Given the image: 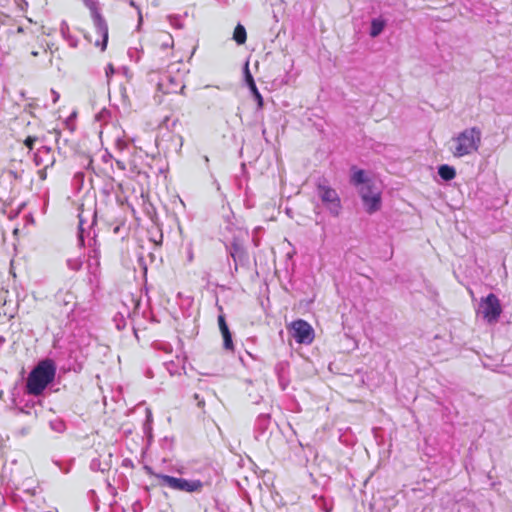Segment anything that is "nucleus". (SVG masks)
Masks as SVG:
<instances>
[{
  "label": "nucleus",
  "instance_id": "nucleus-16",
  "mask_svg": "<svg viewBox=\"0 0 512 512\" xmlns=\"http://www.w3.org/2000/svg\"><path fill=\"white\" fill-rule=\"evenodd\" d=\"M385 22L380 19H373L371 22L370 36L377 37L383 31Z\"/></svg>",
  "mask_w": 512,
  "mask_h": 512
},
{
  "label": "nucleus",
  "instance_id": "nucleus-4",
  "mask_svg": "<svg viewBox=\"0 0 512 512\" xmlns=\"http://www.w3.org/2000/svg\"><path fill=\"white\" fill-rule=\"evenodd\" d=\"M150 475L160 480V485H166L173 490L185 492H199L202 490L203 483L200 480H187L184 478H176L169 475L157 474L148 469Z\"/></svg>",
  "mask_w": 512,
  "mask_h": 512
},
{
  "label": "nucleus",
  "instance_id": "nucleus-13",
  "mask_svg": "<svg viewBox=\"0 0 512 512\" xmlns=\"http://www.w3.org/2000/svg\"><path fill=\"white\" fill-rule=\"evenodd\" d=\"M354 169V173L351 176V183L357 187L365 186L367 183H372L371 180L367 179L364 170Z\"/></svg>",
  "mask_w": 512,
  "mask_h": 512
},
{
  "label": "nucleus",
  "instance_id": "nucleus-19",
  "mask_svg": "<svg viewBox=\"0 0 512 512\" xmlns=\"http://www.w3.org/2000/svg\"><path fill=\"white\" fill-rule=\"evenodd\" d=\"M37 141V137L35 136H28L25 140H24V145L29 149V150H32L34 148V144L35 142Z\"/></svg>",
  "mask_w": 512,
  "mask_h": 512
},
{
  "label": "nucleus",
  "instance_id": "nucleus-10",
  "mask_svg": "<svg viewBox=\"0 0 512 512\" xmlns=\"http://www.w3.org/2000/svg\"><path fill=\"white\" fill-rule=\"evenodd\" d=\"M157 87L163 94L183 93L185 89L183 81L179 77H173L170 74H164Z\"/></svg>",
  "mask_w": 512,
  "mask_h": 512
},
{
  "label": "nucleus",
  "instance_id": "nucleus-14",
  "mask_svg": "<svg viewBox=\"0 0 512 512\" xmlns=\"http://www.w3.org/2000/svg\"><path fill=\"white\" fill-rule=\"evenodd\" d=\"M438 174L439 176L445 180V181H450L452 179L455 178L456 176V170L454 167L452 166H449L447 164H443L441 166H439L438 168Z\"/></svg>",
  "mask_w": 512,
  "mask_h": 512
},
{
  "label": "nucleus",
  "instance_id": "nucleus-5",
  "mask_svg": "<svg viewBox=\"0 0 512 512\" xmlns=\"http://www.w3.org/2000/svg\"><path fill=\"white\" fill-rule=\"evenodd\" d=\"M287 329L298 344L310 345L314 341V329L303 319L292 321L287 325Z\"/></svg>",
  "mask_w": 512,
  "mask_h": 512
},
{
  "label": "nucleus",
  "instance_id": "nucleus-23",
  "mask_svg": "<svg viewBox=\"0 0 512 512\" xmlns=\"http://www.w3.org/2000/svg\"><path fill=\"white\" fill-rule=\"evenodd\" d=\"M109 72H111V73H113V72H114V69H113L112 64H109V65H108V70L106 71V74H109Z\"/></svg>",
  "mask_w": 512,
  "mask_h": 512
},
{
  "label": "nucleus",
  "instance_id": "nucleus-17",
  "mask_svg": "<svg viewBox=\"0 0 512 512\" xmlns=\"http://www.w3.org/2000/svg\"><path fill=\"white\" fill-rule=\"evenodd\" d=\"M159 39L162 41V45L165 47L172 46V44H173V38H172L171 34H169L167 32H161L159 34Z\"/></svg>",
  "mask_w": 512,
  "mask_h": 512
},
{
  "label": "nucleus",
  "instance_id": "nucleus-7",
  "mask_svg": "<svg viewBox=\"0 0 512 512\" xmlns=\"http://www.w3.org/2000/svg\"><path fill=\"white\" fill-rule=\"evenodd\" d=\"M502 312L499 299L494 294H489L481 299L477 313L488 323L496 322Z\"/></svg>",
  "mask_w": 512,
  "mask_h": 512
},
{
  "label": "nucleus",
  "instance_id": "nucleus-1",
  "mask_svg": "<svg viewBox=\"0 0 512 512\" xmlns=\"http://www.w3.org/2000/svg\"><path fill=\"white\" fill-rule=\"evenodd\" d=\"M56 365L51 359L41 360L28 374L25 391L28 395L40 396L55 380Z\"/></svg>",
  "mask_w": 512,
  "mask_h": 512
},
{
  "label": "nucleus",
  "instance_id": "nucleus-22",
  "mask_svg": "<svg viewBox=\"0 0 512 512\" xmlns=\"http://www.w3.org/2000/svg\"><path fill=\"white\" fill-rule=\"evenodd\" d=\"M109 72H111V73H113V72H114V69H113L112 64H109V65H108V70L106 71V74H109Z\"/></svg>",
  "mask_w": 512,
  "mask_h": 512
},
{
  "label": "nucleus",
  "instance_id": "nucleus-21",
  "mask_svg": "<svg viewBox=\"0 0 512 512\" xmlns=\"http://www.w3.org/2000/svg\"><path fill=\"white\" fill-rule=\"evenodd\" d=\"M30 53H31L32 56L37 57L40 54V51L39 50H32Z\"/></svg>",
  "mask_w": 512,
  "mask_h": 512
},
{
  "label": "nucleus",
  "instance_id": "nucleus-15",
  "mask_svg": "<svg viewBox=\"0 0 512 512\" xmlns=\"http://www.w3.org/2000/svg\"><path fill=\"white\" fill-rule=\"evenodd\" d=\"M233 39L235 40V42L237 44H244L247 40V33H246V30L244 28V26H242L241 24H238L235 29H234V32H233Z\"/></svg>",
  "mask_w": 512,
  "mask_h": 512
},
{
  "label": "nucleus",
  "instance_id": "nucleus-12",
  "mask_svg": "<svg viewBox=\"0 0 512 512\" xmlns=\"http://www.w3.org/2000/svg\"><path fill=\"white\" fill-rule=\"evenodd\" d=\"M246 81L248 83V86L255 98V100L257 101V106H258V109H262L263 106H264V101H263V97L262 95L260 94L256 84H255V81L252 77V75L250 74L249 70L247 69L246 71Z\"/></svg>",
  "mask_w": 512,
  "mask_h": 512
},
{
  "label": "nucleus",
  "instance_id": "nucleus-24",
  "mask_svg": "<svg viewBox=\"0 0 512 512\" xmlns=\"http://www.w3.org/2000/svg\"><path fill=\"white\" fill-rule=\"evenodd\" d=\"M43 53H47V50L45 48H42Z\"/></svg>",
  "mask_w": 512,
  "mask_h": 512
},
{
  "label": "nucleus",
  "instance_id": "nucleus-9",
  "mask_svg": "<svg viewBox=\"0 0 512 512\" xmlns=\"http://www.w3.org/2000/svg\"><path fill=\"white\" fill-rule=\"evenodd\" d=\"M316 188L318 196L326 208L338 215L341 209V200L336 190L321 182L316 184Z\"/></svg>",
  "mask_w": 512,
  "mask_h": 512
},
{
  "label": "nucleus",
  "instance_id": "nucleus-20",
  "mask_svg": "<svg viewBox=\"0 0 512 512\" xmlns=\"http://www.w3.org/2000/svg\"><path fill=\"white\" fill-rule=\"evenodd\" d=\"M116 165L119 169L121 170H125V163L123 161H120V160H116Z\"/></svg>",
  "mask_w": 512,
  "mask_h": 512
},
{
  "label": "nucleus",
  "instance_id": "nucleus-8",
  "mask_svg": "<svg viewBox=\"0 0 512 512\" xmlns=\"http://www.w3.org/2000/svg\"><path fill=\"white\" fill-rule=\"evenodd\" d=\"M93 24L96 37L94 38L92 35H87L86 38L96 47L100 48L101 51H105L109 38L108 25L105 19L98 12L93 13Z\"/></svg>",
  "mask_w": 512,
  "mask_h": 512
},
{
  "label": "nucleus",
  "instance_id": "nucleus-18",
  "mask_svg": "<svg viewBox=\"0 0 512 512\" xmlns=\"http://www.w3.org/2000/svg\"><path fill=\"white\" fill-rule=\"evenodd\" d=\"M231 256H232L233 260L237 263V261H240L242 259V257L245 256V253H244L243 249H241L239 246H234Z\"/></svg>",
  "mask_w": 512,
  "mask_h": 512
},
{
  "label": "nucleus",
  "instance_id": "nucleus-11",
  "mask_svg": "<svg viewBox=\"0 0 512 512\" xmlns=\"http://www.w3.org/2000/svg\"><path fill=\"white\" fill-rule=\"evenodd\" d=\"M219 329L223 337V347L226 350L234 351V344L232 341V335L228 328L224 315L218 316Z\"/></svg>",
  "mask_w": 512,
  "mask_h": 512
},
{
  "label": "nucleus",
  "instance_id": "nucleus-3",
  "mask_svg": "<svg viewBox=\"0 0 512 512\" xmlns=\"http://www.w3.org/2000/svg\"><path fill=\"white\" fill-rule=\"evenodd\" d=\"M76 304V296L73 292L59 290L55 295L51 314L56 320L63 321L74 312Z\"/></svg>",
  "mask_w": 512,
  "mask_h": 512
},
{
  "label": "nucleus",
  "instance_id": "nucleus-6",
  "mask_svg": "<svg viewBox=\"0 0 512 512\" xmlns=\"http://www.w3.org/2000/svg\"><path fill=\"white\" fill-rule=\"evenodd\" d=\"M358 192L368 214H373L381 208V191L373 183L361 186Z\"/></svg>",
  "mask_w": 512,
  "mask_h": 512
},
{
  "label": "nucleus",
  "instance_id": "nucleus-2",
  "mask_svg": "<svg viewBox=\"0 0 512 512\" xmlns=\"http://www.w3.org/2000/svg\"><path fill=\"white\" fill-rule=\"evenodd\" d=\"M482 132L478 127L466 128L451 138L448 150L455 158H462L478 152Z\"/></svg>",
  "mask_w": 512,
  "mask_h": 512
}]
</instances>
